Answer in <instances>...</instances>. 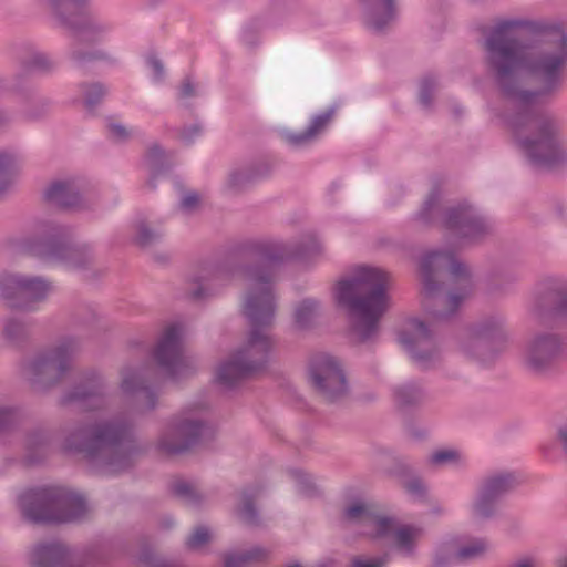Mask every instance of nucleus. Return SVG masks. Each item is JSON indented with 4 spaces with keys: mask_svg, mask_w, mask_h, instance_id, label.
I'll return each instance as SVG.
<instances>
[{
    "mask_svg": "<svg viewBox=\"0 0 567 567\" xmlns=\"http://www.w3.org/2000/svg\"><path fill=\"white\" fill-rule=\"evenodd\" d=\"M23 518L37 525H59L81 522L89 508L85 498L65 487L31 488L18 498Z\"/></svg>",
    "mask_w": 567,
    "mask_h": 567,
    "instance_id": "5",
    "label": "nucleus"
},
{
    "mask_svg": "<svg viewBox=\"0 0 567 567\" xmlns=\"http://www.w3.org/2000/svg\"><path fill=\"white\" fill-rule=\"evenodd\" d=\"M270 551L262 547H254L243 553L228 554L224 559V567H246L250 561H262Z\"/></svg>",
    "mask_w": 567,
    "mask_h": 567,
    "instance_id": "39",
    "label": "nucleus"
},
{
    "mask_svg": "<svg viewBox=\"0 0 567 567\" xmlns=\"http://www.w3.org/2000/svg\"><path fill=\"white\" fill-rule=\"evenodd\" d=\"M557 443L567 458V422L560 425L557 430Z\"/></svg>",
    "mask_w": 567,
    "mask_h": 567,
    "instance_id": "62",
    "label": "nucleus"
},
{
    "mask_svg": "<svg viewBox=\"0 0 567 567\" xmlns=\"http://www.w3.org/2000/svg\"><path fill=\"white\" fill-rule=\"evenodd\" d=\"M370 523L375 525V534L377 538H386L394 536V519L388 516H379L374 513V517L371 518Z\"/></svg>",
    "mask_w": 567,
    "mask_h": 567,
    "instance_id": "50",
    "label": "nucleus"
},
{
    "mask_svg": "<svg viewBox=\"0 0 567 567\" xmlns=\"http://www.w3.org/2000/svg\"><path fill=\"white\" fill-rule=\"evenodd\" d=\"M107 386L95 370L84 372L60 398L62 405L75 404L86 411L104 408Z\"/></svg>",
    "mask_w": 567,
    "mask_h": 567,
    "instance_id": "20",
    "label": "nucleus"
},
{
    "mask_svg": "<svg viewBox=\"0 0 567 567\" xmlns=\"http://www.w3.org/2000/svg\"><path fill=\"white\" fill-rule=\"evenodd\" d=\"M231 272L233 270L228 262L202 267L190 278L188 288L190 298L195 301H203L214 296L217 292L215 287L224 285Z\"/></svg>",
    "mask_w": 567,
    "mask_h": 567,
    "instance_id": "23",
    "label": "nucleus"
},
{
    "mask_svg": "<svg viewBox=\"0 0 567 567\" xmlns=\"http://www.w3.org/2000/svg\"><path fill=\"white\" fill-rule=\"evenodd\" d=\"M55 18L61 22H70L86 9L87 0H47Z\"/></svg>",
    "mask_w": 567,
    "mask_h": 567,
    "instance_id": "36",
    "label": "nucleus"
},
{
    "mask_svg": "<svg viewBox=\"0 0 567 567\" xmlns=\"http://www.w3.org/2000/svg\"><path fill=\"white\" fill-rule=\"evenodd\" d=\"M61 447L66 453L80 454L104 474L127 471L142 453L134 423L123 415L74 425L65 432Z\"/></svg>",
    "mask_w": 567,
    "mask_h": 567,
    "instance_id": "3",
    "label": "nucleus"
},
{
    "mask_svg": "<svg viewBox=\"0 0 567 567\" xmlns=\"http://www.w3.org/2000/svg\"><path fill=\"white\" fill-rule=\"evenodd\" d=\"M437 87V81L432 76H426L421 81L419 101L424 109H431Z\"/></svg>",
    "mask_w": 567,
    "mask_h": 567,
    "instance_id": "48",
    "label": "nucleus"
},
{
    "mask_svg": "<svg viewBox=\"0 0 567 567\" xmlns=\"http://www.w3.org/2000/svg\"><path fill=\"white\" fill-rule=\"evenodd\" d=\"M63 25L73 31L74 43L71 47L70 59L75 65L83 66L89 62L107 58V54L100 49H85L86 45H94L105 39L111 30L107 23L85 9Z\"/></svg>",
    "mask_w": 567,
    "mask_h": 567,
    "instance_id": "10",
    "label": "nucleus"
},
{
    "mask_svg": "<svg viewBox=\"0 0 567 567\" xmlns=\"http://www.w3.org/2000/svg\"><path fill=\"white\" fill-rule=\"evenodd\" d=\"M320 302L316 299L306 298L295 309L293 319L298 329H310L317 317L320 315Z\"/></svg>",
    "mask_w": 567,
    "mask_h": 567,
    "instance_id": "33",
    "label": "nucleus"
},
{
    "mask_svg": "<svg viewBox=\"0 0 567 567\" xmlns=\"http://www.w3.org/2000/svg\"><path fill=\"white\" fill-rule=\"evenodd\" d=\"M260 492V486L251 485L244 487L239 493L235 513L238 519L247 526L257 527L261 524L260 514L256 505Z\"/></svg>",
    "mask_w": 567,
    "mask_h": 567,
    "instance_id": "27",
    "label": "nucleus"
},
{
    "mask_svg": "<svg viewBox=\"0 0 567 567\" xmlns=\"http://www.w3.org/2000/svg\"><path fill=\"white\" fill-rule=\"evenodd\" d=\"M363 20L372 32L382 33L398 19V0H358Z\"/></svg>",
    "mask_w": 567,
    "mask_h": 567,
    "instance_id": "24",
    "label": "nucleus"
},
{
    "mask_svg": "<svg viewBox=\"0 0 567 567\" xmlns=\"http://www.w3.org/2000/svg\"><path fill=\"white\" fill-rule=\"evenodd\" d=\"M489 71L506 99L504 121L532 164L567 161L556 121L538 110L540 96L557 92L567 68V35L542 21L505 19L485 38Z\"/></svg>",
    "mask_w": 567,
    "mask_h": 567,
    "instance_id": "1",
    "label": "nucleus"
},
{
    "mask_svg": "<svg viewBox=\"0 0 567 567\" xmlns=\"http://www.w3.org/2000/svg\"><path fill=\"white\" fill-rule=\"evenodd\" d=\"M210 540L209 529L205 526L195 528L192 535L186 539L185 546L189 550H198Z\"/></svg>",
    "mask_w": 567,
    "mask_h": 567,
    "instance_id": "52",
    "label": "nucleus"
},
{
    "mask_svg": "<svg viewBox=\"0 0 567 567\" xmlns=\"http://www.w3.org/2000/svg\"><path fill=\"white\" fill-rule=\"evenodd\" d=\"M458 561L455 544L447 542L435 547L427 567H454Z\"/></svg>",
    "mask_w": 567,
    "mask_h": 567,
    "instance_id": "42",
    "label": "nucleus"
},
{
    "mask_svg": "<svg viewBox=\"0 0 567 567\" xmlns=\"http://www.w3.org/2000/svg\"><path fill=\"white\" fill-rule=\"evenodd\" d=\"M461 460V454L456 450H439L429 457V463L434 466H442L450 463H456Z\"/></svg>",
    "mask_w": 567,
    "mask_h": 567,
    "instance_id": "53",
    "label": "nucleus"
},
{
    "mask_svg": "<svg viewBox=\"0 0 567 567\" xmlns=\"http://www.w3.org/2000/svg\"><path fill=\"white\" fill-rule=\"evenodd\" d=\"M169 489L175 497L192 507H199L206 499L194 484L185 480H175L171 483Z\"/></svg>",
    "mask_w": 567,
    "mask_h": 567,
    "instance_id": "35",
    "label": "nucleus"
},
{
    "mask_svg": "<svg viewBox=\"0 0 567 567\" xmlns=\"http://www.w3.org/2000/svg\"><path fill=\"white\" fill-rule=\"evenodd\" d=\"M207 198L204 194L188 189L181 195L179 207L184 210H202L207 207Z\"/></svg>",
    "mask_w": 567,
    "mask_h": 567,
    "instance_id": "45",
    "label": "nucleus"
},
{
    "mask_svg": "<svg viewBox=\"0 0 567 567\" xmlns=\"http://www.w3.org/2000/svg\"><path fill=\"white\" fill-rule=\"evenodd\" d=\"M41 202L60 210H90L94 199L84 192L83 178L78 174H60L50 178L40 190Z\"/></svg>",
    "mask_w": 567,
    "mask_h": 567,
    "instance_id": "15",
    "label": "nucleus"
},
{
    "mask_svg": "<svg viewBox=\"0 0 567 567\" xmlns=\"http://www.w3.org/2000/svg\"><path fill=\"white\" fill-rule=\"evenodd\" d=\"M321 250L322 245L315 233H307L299 241L291 244L280 240H252L244 245L243 251L261 265L244 269L250 284L243 312L250 331L246 342L216 370V381L224 389L230 390L266 368L272 348L267 329L272 326L276 313L272 290L276 267L289 260H306L319 255Z\"/></svg>",
    "mask_w": 567,
    "mask_h": 567,
    "instance_id": "2",
    "label": "nucleus"
},
{
    "mask_svg": "<svg viewBox=\"0 0 567 567\" xmlns=\"http://www.w3.org/2000/svg\"><path fill=\"white\" fill-rule=\"evenodd\" d=\"M516 485L515 476L509 472H496L482 478L478 488L487 496L499 502Z\"/></svg>",
    "mask_w": 567,
    "mask_h": 567,
    "instance_id": "29",
    "label": "nucleus"
},
{
    "mask_svg": "<svg viewBox=\"0 0 567 567\" xmlns=\"http://www.w3.org/2000/svg\"><path fill=\"white\" fill-rule=\"evenodd\" d=\"M474 209V206L471 202L464 199L458 202L456 205L449 208L447 213H470Z\"/></svg>",
    "mask_w": 567,
    "mask_h": 567,
    "instance_id": "63",
    "label": "nucleus"
},
{
    "mask_svg": "<svg viewBox=\"0 0 567 567\" xmlns=\"http://www.w3.org/2000/svg\"><path fill=\"white\" fill-rule=\"evenodd\" d=\"M145 161L151 172L148 185L153 188V179L168 169L164 150L157 144L150 146L146 152Z\"/></svg>",
    "mask_w": 567,
    "mask_h": 567,
    "instance_id": "40",
    "label": "nucleus"
},
{
    "mask_svg": "<svg viewBox=\"0 0 567 567\" xmlns=\"http://www.w3.org/2000/svg\"><path fill=\"white\" fill-rule=\"evenodd\" d=\"M508 339L506 320L492 315L471 326L460 339L461 352L481 364L493 362Z\"/></svg>",
    "mask_w": 567,
    "mask_h": 567,
    "instance_id": "9",
    "label": "nucleus"
},
{
    "mask_svg": "<svg viewBox=\"0 0 567 567\" xmlns=\"http://www.w3.org/2000/svg\"><path fill=\"white\" fill-rule=\"evenodd\" d=\"M388 287L389 274L371 266H359L349 278L338 282L336 300L347 309L359 342L377 337L380 320L389 308Z\"/></svg>",
    "mask_w": 567,
    "mask_h": 567,
    "instance_id": "4",
    "label": "nucleus"
},
{
    "mask_svg": "<svg viewBox=\"0 0 567 567\" xmlns=\"http://www.w3.org/2000/svg\"><path fill=\"white\" fill-rule=\"evenodd\" d=\"M203 127L198 123H194L187 127H184L179 134V138L185 144H192L197 137L200 136Z\"/></svg>",
    "mask_w": 567,
    "mask_h": 567,
    "instance_id": "55",
    "label": "nucleus"
},
{
    "mask_svg": "<svg viewBox=\"0 0 567 567\" xmlns=\"http://www.w3.org/2000/svg\"><path fill=\"white\" fill-rule=\"evenodd\" d=\"M334 114L336 107H330L323 113L313 116L309 126L305 131L285 133L286 142L293 147H302L312 143L326 131L332 122Z\"/></svg>",
    "mask_w": 567,
    "mask_h": 567,
    "instance_id": "26",
    "label": "nucleus"
},
{
    "mask_svg": "<svg viewBox=\"0 0 567 567\" xmlns=\"http://www.w3.org/2000/svg\"><path fill=\"white\" fill-rule=\"evenodd\" d=\"M80 89L84 105L89 111H93L107 94V89L100 82L83 83Z\"/></svg>",
    "mask_w": 567,
    "mask_h": 567,
    "instance_id": "44",
    "label": "nucleus"
},
{
    "mask_svg": "<svg viewBox=\"0 0 567 567\" xmlns=\"http://www.w3.org/2000/svg\"><path fill=\"white\" fill-rule=\"evenodd\" d=\"M505 567H542V566L535 557L524 555V556L514 558Z\"/></svg>",
    "mask_w": 567,
    "mask_h": 567,
    "instance_id": "56",
    "label": "nucleus"
},
{
    "mask_svg": "<svg viewBox=\"0 0 567 567\" xmlns=\"http://www.w3.org/2000/svg\"><path fill=\"white\" fill-rule=\"evenodd\" d=\"M147 64L150 65V68L152 69L153 73H154V79L156 81H161L164 78V65L161 62V60L157 59L156 56L152 55V56H148Z\"/></svg>",
    "mask_w": 567,
    "mask_h": 567,
    "instance_id": "60",
    "label": "nucleus"
},
{
    "mask_svg": "<svg viewBox=\"0 0 567 567\" xmlns=\"http://www.w3.org/2000/svg\"><path fill=\"white\" fill-rule=\"evenodd\" d=\"M107 137L114 143H125L133 136V130L125 126L115 118L106 122Z\"/></svg>",
    "mask_w": 567,
    "mask_h": 567,
    "instance_id": "47",
    "label": "nucleus"
},
{
    "mask_svg": "<svg viewBox=\"0 0 567 567\" xmlns=\"http://www.w3.org/2000/svg\"><path fill=\"white\" fill-rule=\"evenodd\" d=\"M52 435L44 429L37 427L25 435V458L29 464L42 462L50 452Z\"/></svg>",
    "mask_w": 567,
    "mask_h": 567,
    "instance_id": "28",
    "label": "nucleus"
},
{
    "mask_svg": "<svg viewBox=\"0 0 567 567\" xmlns=\"http://www.w3.org/2000/svg\"><path fill=\"white\" fill-rule=\"evenodd\" d=\"M374 517V512L367 503L357 501L343 509V518L350 523H370Z\"/></svg>",
    "mask_w": 567,
    "mask_h": 567,
    "instance_id": "43",
    "label": "nucleus"
},
{
    "mask_svg": "<svg viewBox=\"0 0 567 567\" xmlns=\"http://www.w3.org/2000/svg\"><path fill=\"white\" fill-rule=\"evenodd\" d=\"M497 504L495 499L487 496L477 488L476 496L471 505V514L475 520H488L496 516Z\"/></svg>",
    "mask_w": 567,
    "mask_h": 567,
    "instance_id": "38",
    "label": "nucleus"
},
{
    "mask_svg": "<svg viewBox=\"0 0 567 567\" xmlns=\"http://www.w3.org/2000/svg\"><path fill=\"white\" fill-rule=\"evenodd\" d=\"M2 337L9 344L19 347L29 338V326L18 317H8L2 321Z\"/></svg>",
    "mask_w": 567,
    "mask_h": 567,
    "instance_id": "32",
    "label": "nucleus"
},
{
    "mask_svg": "<svg viewBox=\"0 0 567 567\" xmlns=\"http://www.w3.org/2000/svg\"><path fill=\"white\" fill-rule=\"evenodd\" d=\"M395 404L405 411L421 406L427 399L425 389L416 382H406L393 390Z\"/></svg>",
    "mask_w": 567,
    "mask_h": 567,
    "instance_id": "30",
    "label": "nucleus"
},
{
    "mask_svg": "<svg viewBox=\"0 0 567 567\" xmlns=\"http://www.w3.org/2000/svg\"><path fill=\"white\" fill-rule=\"evenodd\" d=\"M146 369L125 367L121 371V388L126 394H135L134 404L140 413L153 411L158 404V395L148 384Z\"/></svg>",
    "mask_w": 567,
    "mask_h": 567,
    "instance_id": "21",
    "label": "nucleus"
},
{
    "mask_svg": "<svg viewBox=\"0 0 567 567\" xmlns=\"http://www.w3.org/2000/svg\"><path fill=\"white\" fill-rule=\"evenodd\" d=\"M51 289V282L40 276L4 274L0 277V297L12 309L35 311Z\"/></svg>",
    "mask_w": 567,
    "mask_h": 567,
    "instance_id": "13",
    "label": "nucleus"
},
{
    "mask_svg": "<svg viewBox=\"0 0 567 567\" xmlns=\"http://www.w3.org/2000/svg\"><path fill=\"white\" fill-rule=\"evenodd\" d=\"M212 432L202 419L182 415L173 420L158 440V449L168 455L185 453L202 443Z\"/></svg>",
    "mask_w": 567,
    "mask_h": 567,
    "instance_id": "18",
    "label": "nucleus"
},
{
    "mask_svg": "<svg viewBox=\"0 0 567 567\" xmlns=\"http://www.w3.org/2000/svg\"><path fill=\"white\" fill-rule=\"evenodd\" d=\"M420 529L410 525L401 526L394 532V545L404 557H413L416 548V540Z\"/></svg>",
    "mask_w": 567,
    "mask_h": 567,
    "instance_id": "34",
    "label": "nucleus"
},
{
    "mask_svg": "<svg viewBox=\"0 0 567 567\" xmlns=\"http://www.w3.org/2000/svg\"><path fill=\"white\" fill-rule=\"evenodd\" d=\"M405 488L410 494L416 495L420 497L424 496L426 493V487H425L424 483L422 482V480H420L417 477H414V478L408 481L405 484Z\"/></svg>",
    "mask_w": 567,
    "mask_h": 567,
    "instance_id": "57",
    "label": "nucleus"
},
{
    "mask_svg": "<svg viewBox=\"0 0 567 567\" xmlns=\"http://www.w3.org/2000/svg\"><path fill=\"white\" fill-rule=\"evenodd\" d=\"M308 378L316 393L329 403L341 402L349 395L347 375L336 357L313 354L308 362Z\"/></svg>",
    "mask_w": 567,
    "mask_h": 567,
    "instance_id": "12",
    "label": "nucleus"
},
{
    "mask_svg": "<svg viewBox=\"0 0 567 567\" xmlns=\"http://www.w3.org/2000/svg\"><path fill=\"white\" fill-rule=\"evenodd\" d=\"M181 339L182 326L179 323L168 326L164 330L153 353L158 368L166 377L173 380L186 377L194 370L193 365L183 354Z\"/></svg>",
    "mask_w": 567,
    "mask_h": 567,
    "instance_id": "19",
    "label": "nucleus"
},
{
    "mask_svg": "<svg viewBox=\"0 0 567 567\" xmlns=\"http://www.w3.org/2000/svg\"><path fill=\"white\" fill-rule=\"evenodd\" d=\"M449 234L463 241H477L493 233V225L482 215H441Z\"/></svg>",
    "mask_w": 567,
    "mask_h": 567,
    "instance_id": "22",
    "label": "nucleus"
},
{
    "mask_svg": "<svg viewBox=\"0 0 567 567\" xmlns=\"http://www.w3.org/2000/svg\"><path fill=\"white\" fill-rule=\"evenodd\" d=\"M23 66L28 71H48L52 68V62L47 54L33 52L24 59Z\"/></svg>",
    "mask_w": 567,
    "mask_h": 567,
    "instance_id": "51",
    "label": "nucleus"
},
{
    "mask_svg": "<svg viewBox=\"0 0 567 567\" xmlns=\"http://www.w3.org/2000/svg\"><path fill=\"white\" fill-rule=\"evenodd\" d=\"M440 202V193L436 189H433L427 195L426 199L424 200V207L422 213H430L431 210L435 209L437 204Z\"/></svg>",
    "mask_w": 567,
    "mask_h": 567,
    "instance_id": "61",
    "label": "nucleus"
},
{
    "mask_svg": "<svg viewBox=\"0 0 567 567\" xmlns=\"http://www.w3.org/2000/svg\"><path fill=\"white\" fill-rule=\"evenodd\" d=\"M22 247L43 260L61 261L76 269H84L94 260L89 244L79 241L69 226L52 220L37 223L32 234L23 238Z\"/></svg>",
    "mask_w": 567,
    "mask_h": 567,
    "instance_id": "6",
    "label": "nucleus"
},
{
    "mask_svg": "<svg viewBox=\"0 0 567 567\" xmlns=\"http://www.w3.org/2000/svg\"><path fill=\"white\" fill-rule=\"evenodd\" d=\"M79 348V340L69 337L37 353L25 367V374L32 388L44 392L59 385L71 371Z\"/></svg>",
    "mask_w": 567,
    "mask_h": 567,
    "instance_id": "8",
    "label": "nucleus"
},
{
    "mask_svg": "<svg viewBox=\"0 0 567 567\" xmlns=\"http://www.w3.org/2000/svg\"><path fill=\"white\" fill-rule=\"evenodd\" d=\"M420 272L423 292L434 301L443 289L445 278L449 277L453 282L462 284L461 292L449 293L446 310L429 309L432 317L440 321L453 317L471 288V274L466 265L457 260L450 250H433L422 257Z\"/></svg>",
    "mask_w": 567,
    "mask_h": 567,
    "instance_id": "7",
    "label": "nucleus"
},
{
    "mask_svg": "<svg viewBox=\"0 0 567 567\" xmlns=\"http://www.w3.org/2000/svg\"><path fill=\"white\" fill-rule=\"evenodd\" d=\"M20 412L10 405H0V437L12 431L19 423Z\"/></svg>",
    "mask_w": 567,
    "mask_h": 567,
    "instance_id": "46",
    "label": "nucleus"
},
{
    "mask_svg": "<svg viewBox=\"0 0 567 567\" xmlns=\"http://www.w3.org/2000/svg\"><path fill=\"white\" fill-rule=\"evenodd\" d=\"M22 168V158L12 151L0 152V194L17 182Z\"/></svg>",
    "mask_w": 567,
    "mask_h": 567,
    "instance_id": "31",
    "label": "nucleus"
},
{
    "mask_svg": "<svg viewBox=\"0 0 567 567\" xmlns=\"http://www.w3.org/2000/svg\"><path fill=\"white\" fill-rule=\"evenodd\" d=\"M47 103L40 101L34 106L28 109L24 116L31 121L39 120L47 113Z\"/></svg>",
    "mask_w": 567,
    "mask_h": 567,
    "instance_id": "58",
    "label": "nucleus"
},
{
    "mask_svg": "<svg viewBox=\"0 0 567 567\" xmlns=\"http://www.w3.org/2000/svg\"><path fill=\"white\" fill-rule=\"evenodd\" d=\"M491 547L487 538H473L460 547L455 546V553L460 563H470L483 558Z\"/></svg>",
    "mask_w": 567,
    "mask_h": 567,
    "instance_id": "37",
    "label": "nucleus"
},
{
    "mask_svg": "<svg viewBox=\"0 0 567 567\" xmlns=\"http://www.w3.org/2000/svg\"><path fill=\"white\" fill-rule=\"evenodd\" d=\"M528 313L540 326L567 324V282L558 279L547 281L534 295Z\"/></svg>",
    "mask_w": 567,
    "mask_h": 567,
    "instance_id": "16",
    "label": "nucleus"
},
{
    "mask_svg": "<svg viewBox=\"0 0 567 567\" xmlns=\"http://www.w3.org/2000/svg\"><path fill=\"white\" fill-rule=\"evenodd\" d=\"M564 351L563 336L548 331L536 332L525 344L523 367L533 377L548 378L556 372Z\"/></svg>",
    "mask_w": 567,
    "mask_h": 567,
    "instance_id": "14",
    "label": "nucleus"
},
{
    "mask_svg": "<svg viewBox=\"0 0 567 567\" xmlns=\"http://www.w3.org/2000/svg\"><path fill=\"white\" fill-rule=\"evenodd\" d=\"M162 236L163 234L159 229L153 228L145 220H141L136 224L133 243L142 249H146L159 241Z\"/></svg>",
    "mask_w": 567,
    "mask_h": 567,
    "instance_id": "41",
    "label": "nucleus"
},
{
    "mask_svg": "<svg viewBox=\"0 0 567 567\" xmlns=\"http://www.w3.org/2000/svg\"><path fill=\"white\" fill-rule=\"evenodd\" d=\"M272 167L266 161H259L245 167L229 171L224 182V190L227 193H239L256 182L270 175Z\"/></svg>",
    "mask_w": 567,
    "mask_h": 567,
    "instance_id": "25",
    "label": "nucleus"
},
{
    "mask_svg": "<svg viewBox=\"0 0 567 567\" xmlns=\"http://www.w3.org/2000/svg\"><path fill=\"white\" fill-rule=\"evenodd\" d=\"M434 216L435 215H425V214L417 215V223L421 225H424V226H430L433 221Z\"/></svg>",
    "mask_w": 567,
    "mask_h": 567,
    "instance_id": "64",
    "label": "nucleus"
},
{
    "mask_svg": "<svg viewBox=\"0 0 567 567\" xmlns=\"http://www.w3.org/2000/svg\"><path fill=\"white\" fill-rule=\"evenodd\" d=\"M110 557L106 548L94 546L85 550L78 564H74L69 547L59 540L40 542L28 551L31 567H102Z\"/></svg>",
    "mask_w": 567,
    "mask_h": 567,
    "instance_id": "11",
    "label": "nucleus"
},
{
    "mask_svg": "<svg viewBox=\"0 0 567 567\" xmlns=\"http://www.w3.org/2000/svg\"><path fill=\"white\" fill-rule=\"evenodd\" d=\"M388 561V558L379 557L374 561L364 560L360 557H355L352 560L351 567H383Z\"/></svg>",
    "mask_w": 567,
    "mask_h": 567,
    "instance_id": "59",
    "label": "nucleus"
},
{
    "mask_svg": "<svg viewBox=\"0 0 567 567\" xmlns=\"http://www.w3.org/2000/svg\"><path fill=\"white\" fill-rule=\"evenodd\" d=\"M292 475L298 484L299 491L302 494L307 496H312L315 494L316 486L307 474L296 470L292 472Z\"/></svg>",
    "mask_w": 567,
    "mask_h": 567,
    "instance_id": "54",
    "label": "nucleus"
},
{
    "mask_svg": "<svg viewBox=\"0 0 567 567\" xmlns=\"http://www.w3.org/2000/svg\"><path fill=\"white\" fill-rule=\"evenodd\" d=\"M198 95L196 84L189 79L185 78L177 87V101L181 106L189 107V101Z\"/></svg>",
    "mask_w": 567,
    "mask_h": 567,
    "instance_id": "49",
    "label": "nucleus"
},
{
    "mask_svg": "<svg viewBox=\"0 0 567 567\" xmlns=\"http://www.w3.org/2000/svg\"><path fill=\"white\" fill-rule=\"evenodd\" d=\"M399 341L420 370L434 369L441 363L435 333L422 320L410 319L400 332Z\"/></svg>",
    "mask_w": 567,
    "mask_h": 567,
    "instance_id": "17",
    "label": "nucleus"
}]
</instances>
